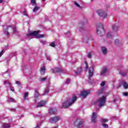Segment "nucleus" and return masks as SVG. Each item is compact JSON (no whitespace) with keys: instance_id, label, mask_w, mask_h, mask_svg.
Segmentation results:
<instances>
[{"instance_id":"obj_1","label":"nucleus","mask_w":128,"mask_h":128,"mask_svg":"<svg viewBox=\"0 0 128 128\" xmlns=\"http://www.w3.org/2000/svg\"><path fill=\"white\" fill-rule=\"evenodd\" d=\"M76 101V96H74L72 98L69 99L67 101L63 102L62 104V108H70L72 104H73L74 102Z\"/></svg>"},{"instance_id":"obj_2","label":"nucleus","mask_w":128,"mask_h":128,"mask_svg":"<svg viewBox=\"0 0 128 128\" xmlns=\"http://www.w3.org/2000/svg\"><path fill=\"white\" fill-rule=\"evenodd\" d=\"M40 31H34L26 34L27 38H32V36H34L36 38H44V34L38 35Z\"/></svg>"},{"instance_id":"obj_3","label":"nucleus","mask_w":128,"mask_h":128,"mask_svg":"<svg viewBox=\"0 0 128 128\" xmlns=\"http://www.w3.org/2000/svg\"><path fill=\"white\" fill-rule=\"evenodd\" d=\"M106 96H103L100 98L96 102H94V104H98L100 108H102L103 106H104L106 104Z\"/></svg>"},{"instance_id":"obj_4","label":"nucleus","mask_w":128,"mask_h":128,"mask_svg":"<svg viewBox=\"0 0 128 128\" xmlns=\"http://www.w3.org/2000/svg\"><path fill=\"white\" fill-rule=\"evenodd\" d=\"M104 25L102 24H100L98 25V28H97V34L100 36H102V33L104 32Z\"/></svg>"},{"instance_id":"obj_5","label":"nucleus","mask_w":128,"mask_h":128,"mask_svg":"<svg viewBox=\"0 0 128 128\" xmlns=\"http://www.w3.org/2000/svg\"><path fill=\"white\" fill-rule=\"evenodd\" d=\"M97 14H98V16H102L103 18H106V16H108V14H106V12L104 11V10H98L97 11Z\"/></svg>"},{"instance_id":"obj_6","label":"nucleus","mask_w":128,"mask_h":128,"mask_svg":"<svg viewBox=\"0 0 128 128\" xmlns=\"http://www.w3.org/2000/svg\"><path fill=\"white\" fill-rule=\"evenodd\" d=\"M108 67L104 66L103 67L100 73V74L101 76H106V74L108 72Z\"/></svg>"},{"instance_id":"obj_7","label":"nucleus","mask_w":128,"mask_h":128,"mask_svg":"<svg viewBox=\"0 0 128 128\" xmlns=\"http://www.w3.org/2000/svg\"><path fill=\"white\" fill-rule=\"evenodd\" d=\"M75 126L78 128H82V124L84 122L81 119H77L74 122Z\"/></svg>"},{"instance_id":"obj_8","label":"nucleus","mask_w":128,"mask_h":128,"mask_svg":"<svg viewBox=\"0 0 128 128\" xmlns=\"http://www.w3.org/2000/svg\"><path fill=\"white\" fill-rule=\"evenodd\" d=\"M98 118V114L92 112V117H91V120L92 122H96V118Z\"/></svg>"},{"instance_id":"obj_9","label":"nucleus","mask_w":128,"mask_h":128,"mask_svg":"<svg viewBox=\"0 0 128 128\" xmlns=\"http://www.w3.org/2000/svg\"><path fill=\"white\" fill-rule=\"evenodd\" d=\"M88 82H90V78H92V76H94V68H90L88 70Z\"/></svg>"},{"instance_id":"obj_10","label":"nucleus","mask_w":128,"mask_h":128,"mask_svg":"<svg viewBox=\"0 0 128 128\" xmlns=\"http://www.w3.org/2000/svg\"><path fill=\"white\" fill-rule=\"evenodd\" d=\"M90 92V90L82 91L80 92V96H82L83 98H86L87 96H88Z\"/></svg>"},{"instance_id":"obj_11","label":"nucleus","mask_w":128,"mask_h":128,"mask_svg":"<svg viewBox=\"0 0 128 128\" xmlns=\"http://www.w3.org/2000/svg\"><path fill=\"white\" fill-rule=\"evenodd\" d=\"M58 120H60V117L54 116V117L51 118L50 122L51 124H54V123L56 122H58Z\"/></svg>"},{"instance_id":"obj_12","label":"nucleus","mask_w":128,"mask_h":128,"mask_svg":"<svg viewBox=\"0 0 128 128\" xmlns=\"http://www.w3.org/2000/svg\"><path fill=\"white\" fill-rule=\"evenodd\" d=\"M46 104V101H40L37 105V107L42 108V106H44Z\"/></svg>"},{"instance_id":"obj_13","label":"nucleus","mask_w":128,"mask_h":128,"mask_svg":"<svg viewBox=\"0 0 128 128\" xmlns=\"http://www.w3.org/2000/svg\"><path fill=\"white\" fill-rule=\"evenodd\" d=\"M120 86H122L124 88H128V84L126 82L122 81L120 82Z\"/></svg>"},{"instance_id":"obj_14","label":"nucleus","mask_w":128,"mask_h":128,"mask_svg":"<svg viewBox=\"0 0 128 128\" xmlns=\"http://www.w3.org/2000/svg\"><path fill=\"white\" fill-rule=\"evenodd\" d=\"M52 72H60L62 69L60 68H54L52 70Z\"/></svg>"},{"instance_id":"obj_15","label":"nucleus","mask_w":128,"mask_h":128,"mask_svg":"<svg viewBox=\"0 0 128 128\" xmlns=\"http://www.w3.org/2000/svg\"><path fill=\"white\" fill-rule=\"evenodd\" d=\"M40 72L42 75L44 74V73L46 72V67L45 66H42L40 68Z\"/></svg>"},{"instance_id":"obj_16","label":"nucleus","mask_w":128,"mask_h":128,"mask_svg":"<svg viewBox=\"0 0 128 128\" xmlns=\"http://www.w3.org/2000/svg\"><path fill=\"white\" fill-rule=\"evenodd\" d=\"M74 5L75 6H76V8H78L80 10L82 9V6H80V4L76 1H74Z\"/></svg>"},{"instance_id":"obj_17","label":"nucleus","mask_w":128,"mask_h":128,"mask_svg":"<svg viewBox=\"0 0 128 128\" xmlns=\"http://www.w3.org/2000/svg\"><path fill=\"white\" fill-rule=\"evenodd\" d=\"M101 51L103 54H106L108 53V50L106 49V47H102Z\"/></svg>"},{"instance_id":"obj_18","label":"nucleus","mask_w":128,"mask_h":128,"mask_svg":"<svg viewBox=\"0 0 128 128\" xmlns=\"http://www.w3.org/2000/svg\"><path fill=\"white\" fill-rule=\"evenodd\" d=\"M2 128H10V125L6 123H4L2 124Z\"/></svg>"},{"instance_id":"obj_19","label":"nucleus","mask_w":128,"mask_h":128,"mask_svg":"<svg viewBox=\"0 0 128 128\" xmlns=\"http://www.w3.org/2000/svg\"><path fill=\"white\" fill-rule=\"evenodd\" d=\"M56 110V108H50L49 110V113L50 114H55Z\"/></svg>"},{"instance_id":"obj_20","label":"nucleus","mask_w":128,"mask_h":128,"mask_svg":"<svg viewBox=\"0 0 128 128\" xmlns=\"http://www.w3.org/2000/svg\"><path fill=\"white\" fill-rule=\"evenodd\" d=\"M82 68H78L77 70L75 72V74H80L82 72Z\"/></svg>"},{"instance_id":"obj_21","label":"nucleus","mask_w":128,"mask_h":128,"mask_svg":"<svg viewBox=\"0 0 128 128\" xmlns=\"http://www.w3.org/2000/svg\"><path fill=\"white\" fill-rule=\"evenodd\" d=\"M38 10H40V6H35V7L33 8V12H38Z\"/></svg>"},{"instance_id":"obj_22","label":"nucleus","mask_w":128,"mask_h":128,"mask_svg":"<svg viewBox=\"0 0 128 128\" xmlns=\"http://www.w3.org/2000/svg\"><path fill=\"white\" fill-rule=\"evenodd\" d=\"M49 92H50V88H46L44 91V94H42V96H46V94H48Z\"/></svg>"},{"instance_id":"obj_23","label":"nucleus","mask_w":128,"mask_h":128,"mask_svg":"<svg viewBox=\"0 0 128 128\" xmlns=\"http://www.w3.org/2000/svg\"><path fill=\"white\" fill-rule=\"evenodd\" d=\"M40 96L38 94V89L35 90V94H34V98H38Z\"/></svg>"},{"instance_id":"obj_24","label":"nucleus","mask_w":128,"mask_h":128,"mask_svg":"<svg viewBox=\"0 0 128 128\" xmlns=\"http://www.w3.org/2000/svg\"><path fill=\"white\" fill-rule=\"evenodd\" d=\"M120 28L119 26H116V25H114L112 26V30H113L116 31L118 30V28Z\"/></svg>"},{"instance_id":"obj_25","label":"nucleus","mask_w":128,"mask_h":128,"mask_svg":"<svg viewBox=\"0 0 128 128\" xmlns=\"http://www.w3.org/2000/svg\"><path fill=\"white\" fill-rule=\"evenodd\" d=\"M28 92H26L24 94V100H28Z\"/></svg>"},{"instance_id":"obj_26","label":"nucleus","mask_w":128,"mask_h":128,"mask_svg":"<svg viewBox=\"0 0 128 128\" xmlns=\"http://www.w3.org/2000/svg\"><path fill=\"white\" fill-rule=\"evenodd\" d=\"M107 38H112V32H110L107 34Z\"/></svg>"},{"instance_id":"obj_27","label":"nucleus","mask_w":128,"mask_h":128,"mask_svg":"<svg viewBox=\"0 0 128 128\" xmlns=\"http://www.w3.org/2000/svg\"><path fill=\"white\" fill-rule=\"evenodd\" d=\"M120 44V41L118 39L115 40V44L116 46H118Z\"/></svg>"},{"instance_id":"obj_28","label":"nucleus","mask_w":128,"mask_h":128,"mask_svg":"<svg viewBox=\"0 0 128 128\" xmlns=\"http://www.w3.org/2000/svg\"><path fill=\"white\" fill-rule=\"evenodd\" d=\"M8 28H10V26H8L6 29V30H4L5 34H6L7 36L10 34V32H8Z\"/></svg>"},{"instance_id":"obj_29","label":"nucleus","mask_w":128,"mask_h":128,"mask_svg":"<svg viewBox=\"0 0 128 128\" xmlns=\"http://www.w3.org/2000/svg\"><path fill=\"white\" fill-rule=\"evenodd\" d=\"M31 4L32 6H36V0H31Z\"/></svg>"},{"instance_id":"obj_30","label":"nucleus","mask_w":128,"mask_h":128,"mask_svg":"<svg viewBox=\"0 0 128 128\" xmlns=\"http://www.w3.org/2000/svg\"><path fill=\"white\" fill-rule=\"evenodd\" d=\"M104 92V88H102L101 90H99L98 91V94H102V92Z\"/></svg>"},{"instance_id":"obj_31","label":"nucleus","mask_w":128,"mask_h":128,"mask_svg":"<svg viewBox=\"0 0 128 128\" xmlns=\"http://www.w3.org/2000/svg\"><path fill=\"white\" fill-rule=\"evenodd\" d=\"M92 52H89L88 54V58H92Z\"/></svg>"},{"instance_id":"obj_32","label":"nucleus","mask_w":128,"mask_h":128,"mask_svg":"<svg viewBox=\"0 0 128 128\" xmlns=\"http://www.w3.org/2000/svg\"><path fill=\"white\" fill-rule=\"evenodd\" d=\"M8 84L9 86H12V84L10 83V82L8 81L4 82V84Z\"/></svg>"},{"instance_id":"obj_33","label":"nucleus","mask_w":128,"mask_h":128,"mask_svg":"<svg viewBox=\"0 0 128 128\" xmlns=\"http://www.w3.org/2000/svg\"><path fill=\"white\" fill-rule=\"evenodd\" d=\"M50 46H52V48H54L56 46V42H52V44H50Z\"/></svg>"},{"instance_id":"obj_34","label":"nucleus","mask_w":128,"mask_h":128,"mask_svg":"<svg viewBox=\"0 0 128 128\" xmlns=\"http://www.w3.org/2000/svg\"><path fill=\"white\" fill-rule=\"evenodd\" d=\"M102 126L104 128H108V126L106 124H102Z\"/></svg>"},{"instance_id":"obj_35","label":"nucleus","mask_w":128,"mask_h":128,"mask_svg":"<svg viewBox=\"0 0 128 128\" xmlns=\"http://www.w3.org/2000/svg\"><path fill=\"white\" fill-rule=\"evenodd\" d=\"M106 84V82H102L100 83V86H104Z\"/></svg>"},{"instance_id":"obj_36","label":"nucleus","mask_w":128,"mask_h":128,"mask_svg":"<svg viewBox=\"0 0 128 128\" xmlns=\"http://www.w3.org/2000/svg\"><path fill=\"white\" fill-rule=\"evenodd\" d=\"M46 80V78H40V82H44Z\"/></svg>"},{"instance_id":"obj_37","label":"nucleus","mask_w":128,"mask_h":128,"mask_svg":"<svg viewBox=\"0 0 128 128\" xmlns=\"http://www.w3.org/2000/svg\"><path fill=\"white\" fill-rule=\"evenodd\" d=\"M79 30H80V32H82V30H84V27H80L78 28Z\"/></svg>"},{"instance_id":"obj_38","label":"nucleus","mask_w":128,"mask_h":128,"mask_svg":"<svg viewBox=\"0 0 128 128\" xmlns=\"http://www.w3.org/2000/svg\"><path fill=\"white\" fill-rule=\"evenodd\" d=\"M122 94H123V96H128V92H124V93Z\"/></svg>"},{"instance_id":"obj_39","label":"nucleus","mask_w":128,"mask_h":128,"mask_svg":"<svg viewBox=\"0 0 128 128\" xmlns=\"http://www.w3.org/2000/svg\"><path fill=\"white\" fill-rule=\"evenodd\" d=\"M16 84L18 86H20V81H16Z\"/></svg>"},{"instance_id":"obj_40","label":"nucleus","mask_w":128,"mask_h":128,"mask_svg":"<svg viewBox=\"0 0 128 128\" xmlns=\"http://www.w3.org/2000/svg\"><path fill=\"white\" fill-rule=\"evenodd\" d=\"M9 102H14V98H10Z\"/></svg>"},{"instance_id":"obj_41","label":"nucleus","mask_w":128,"mask_h":128,"mask_svg":"<svg viewBox=\"0 0 128 128\" xmlns=\"http://www.w3.org/2000/svg\"><path fill=\"white\" fill-rule=\"evenodd\" d=\"M108 120L106 119H102V122H108Z\"/></svg>"},{"instance_id":"obj_42","label":"nucleus","mask_w":128,"mask_h":128,"mask_svg":"<svg viewBox=\"0 0 128 128\" xmlns=\"http://www.w3.org/2000/svg\"><path fill=\"white\" fill-rule=\"evenodd\" d=\"M70 79H67L66 84H70Z\"/></svg>"},{"instance_id":"obj_43","label":"nucleus","mask_w":128,"mask_h":128,"mask_svg":"<svg viewBox=\"0 0 128 128\" xmlns=\"http://www.w3.org/2000/svg\"><path fill=\"white\" fill-rule=\"evenodd\" d=\"M40 42H42V44H44L46 43V41H44V40H41Z\"/></svg>"},{"instance_id":"obj_44","label":"nucleus","mask_w":128,"mask_h":128,"mask_svg":"<svg viewBox=\"0 0 128 128\" xmlns=\"http://www.w3.org/2000/svg\"><path fill=\"white\" fill-rule=\"evenodd\" d=\"M4 50H2L0 52V56H2V54H4Z\"/></svg>"},{"instance_id":"obj_45","label":"nucleus","mask_w":128,"mask_h":128,"mask_svg":"<svg viewBox=\"0 0 128 128\" xmlns=\"http://www.w3.org/2000/svg\"><path fill=\"white\" fill-rule=\"evenodd\" d=\"M46 58L48 60H51L50 57V56H47Z\"/></svg>"},{"instance_id":"obj_46","label":"nucleus","mask_w":128,"mask_h":128,"mask_svg":"<svg viewBox=\"0 0 128 128\" xmlns=\"http://www.w3.org/2000/svg\"><path fill=\"white\" fill-rule=\"evenodd\" d=\"M85 64H86V70H88V63H86V62H85Z\"/></svg>"},{"instance_id":"obj_47","label":"nucleus","mask_w":128,"mask_h":128,"mask_svg":"<svg viewBox=\"0 0 128 128\" xmlns=\"http://www.w3.org/2000/svg\"><path fill=\"white\" fill-rule=\"evenodd\" d=\"M23 14H24V16H26V11H24L23 12Z\"/></svg>"},{"instance_id":"obj_48","label":"nucleus","mask_w":128,"mask_h":128,"mask_svg":"<svg viewBox=\"0 0 128 128\" xmlns=\"http://www.w3.org/2000/svg\"><path fill=\"white\" fill-rule=\"evenodd\" d=\"M13 32H14V34H16V28H14Z\"/></svg>"},{"instance_id":"obj_49","label":"nucleus","mask_w":128,"mask_h":128,"mask_svg":"<svg viewBox=\"0 0 128 128\" xmlns=\"http://www.w3.org/2000/svg\"><path fill=\"white\" fill-rule=\"evenodd\" d=\"M10 90L12 92H14V88H10Z\"/></svg>"},{"instance_id":"obj_50","label":"nucleus","mask_w":128,"mask_h":128,"mask_svg":"<svg viewBox=\"0 0 128 128\" xmlns=\"http://www.w3.org/2000/svg\"><path fill=\"white\" fill-rule=\"evenodd\" d=\"M12 112H15V111H16V110H15V109H12Z\"/></svg>"},{"instance_id":"obj_51","label":"nucleus","mask_w":128,"mask_h":128,"mask_svg":"<svg viewBox=\"0 0 128 128\" xmlns=\"http://www.w3.org/2000/svg\"><path fill=\"white\" fill-rule=\"evenodd\" d=\"M4 2V0H0V2Z\"/></svg>"},{"instance_id":"obj_52","label":"nucleus","mask_w":128,"mask_h":128,"mask_svg":"<svg viewBox=\"0 0 128 128\" xmlns=\"http://www.w3.org/2000/svg\"><path fill=\"white\" fill-rule=\"evenodd\" d=\"M46 0H43V2H46Z\"/></svg>"},{"instance_id":"obj_53","label":"nucleus","mask_w":128,"mask_h":128,"mask_svg":"<svg viewBox=\"0 0 128 128\" xmlns=\"http://www.w3.org/2000/svg\"><path fill=\"white\" fill-rule=\"evenodd\" d=\"M94 0H90V2H92Z\"/></svg>"}]
</instances>
